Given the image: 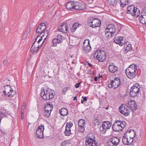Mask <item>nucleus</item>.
Wrapping results in <instances>:
<instances>
[{"label":"nucleus","mask_w":146,"mask_h":146,"mask_svg":"<svg viewBox=\"0 0 146 146\" xmlns=\"http://www.w3.org/2000/svg\"><path fill=\"white\" fill-rule=\"evenodd\" d=\"M84 49L86 51L91 50V48L90 44V41L88 40H85L83 42Z\"/></svg>","instance_id":"f3484780"},{"label":"nucleus","mask_w":146,"mask_h":146,"mask_svg":"<svg viewBox=\"0 0 146 146\" xmlns=\"http://www.w3.org/2000/svg\"><path fill=\"white\" fill-rule=\"evenodd\" d=\"M140 22L143 24H146V12L144 11L142 12L139 16Z\"/></svg>","instance_id":"a211bd4d"},{"label":"nucleus","mask_w":146,"mask_h":146,"mask_svg":"<svg viewBox=\"0 0 146 146\" xmlns=\"http://www.w3.org/2000/svg\"><path fill=\"white\" fill-rule=\"evenodd\" d=\"M105 29L114 34L115 32L116 28L114 25L111 24L108 25Z\"/></svg>","instance_id":"aec40b11"},{"label":"nucleus","mask_w":146,"mask_h":146,"mask_svg":"<svg viewBox=\"0 0 146 146\" xmlns=\"http://www.w3.org/2000/svg\"><path fill=\"white\" fill-rule=\"evenodd\" d=\"M64 133L67 136H70L71 134L70 129L69 128L66 127Z\"/></svg>","instance_id":"2f4dec72"},{"label":"nucleus","mask_w":146,"mask_h":146,"mask_svg":"<svg viewBox=\"0 0 146 146\" xmlns=\"http://www.w3.org/2000/svg\"><path fill=\"white\" fill-rule=\"evenodd\" d=\"M74 2L72 1L68 2L66 5V7L68 9L70 10L74 9Z\"/></svg>","instance_id":"c85d7f7f"},{"label":"nucleus","mask_w":146,"mask_h":146,"mask_svg":"<svg viewBox=\"0 0 146 146\" xmlns=\"http://www.w3.org/2000/svg\"><path fill=\"white\" fill-rule=\"evenodd\" d=\"M114 42L121 46H122L125 43V41L123 40V38L122 37H115L114 38Z\"/></svg>","instance_id":"6ab92c4d"},{"label":"nucleus","mask_w":146,"mask_h":146,"mask_svg":"<svg viewBox=\"0 0 146 146\" xmlns=\"http://www.w3.org/2000/svg\"><path fill=\"white\" fill-rule=\"evenodd\" d=\"M74 9L76 10H84L86 8L85 5L78 2H74Z\"/></svg>","instance_id":"ddd939ff"},{"label":"nucleus","mask_w":146,"mask_h":146,"mask_svg":"<svg viewBox=\"0 0 146 146\" xmlns=\"http://www.w3.org/2000/svg\"><path fill=\"white\" fill-rule=\"evenodd\" d=\"M53 46H56L58 43H60L56 38H54L52 41Z\"/></svg>","instance_id":"e433bc0d"},{"label":"nucleus","mask_w":146,"mask_h":146,"mask_svg":"<svg viewBox=\"0 0 146 146\" xmlns=\"http://www.w3.org/2000/svg\"><path fill=\"white\" fill-rule=\"evenodd\" d=\"M94 57L95 59H97L99 61L103 62L106 58L105 52L103 50H98L94 54Z\"/></svg>","instance_id":"20e7f679"},{"label":"nucleus","mask_w":146,"mask_h":146,"mask_svg":"<svg viewBox=\"0 0 146 146\" xmlns=\"http://www.w3.org/2000/svg\"><path fill=\"white\" fill-rule=\"evenodd\" d=\"M30 32V28H28L27 30L25 31V33L27 34L28 35L29 33Z\"/></svg>","instance_id":"09e8293b"},{"label":"nucleus","mask_w":146,"mask_h":146,"mask_svg":"<svg viewBox=\"0 0 146 146\" xmlns=\"http://www.w3.org/2000/svg\"><path fill=\"white\" fill-rule=\"evenodd\" d=\"M97 79H98V77H95L94 80L96 81H97Z\"/></svg>","instance_id":"6e6d98bb"},{"label":"nucleus","mask_w":146,"mask_h":146,"mask_svg":"<svg viewBox=\"0 0 146 146\" xmlns=\"http://www.w3.org/2000/svg\"><path fill=\"white\" fill-rule=\"evenodd\" d=\"M90 26L92 28H95L100 26L101 21L98 19H95L92 20H90Z\"/></svg>","instance_id":"4468645a"},{"label":"nucleus","mask_w":146,"mask_h":146,"mask_svg":"<svg viewBox=\"0 0 146 146\" xmlns=\"http://www.w3.org/2000/svg\"><path fill=\"white\" fill-rule=\"evenodd\" d=\"M79 26V24L78 23H74L72 26V27L70 29L72 32H74L76 28Z\"/></svg>","instance_id":"72a5a7b5"},{"label":"nucleus","mask_w":146,"mask_h":146,"mask_svg":"<svg viewBox=\"0 0 146 146\" xmlns=\"http://www.w3.org/2000/svg\"><path fill=\"white\" fill-rule=\"evenodd\" d=\"M76 96H75L74 97V99L73 100H76Z\"/></svg>","instance_id":"13d9d810"},{"label":"nucleus","mask_w":146,"mask_h":146,"mask_svg":"<svg viewBox=\"0 0 146 146\" xmlns=\"http://www.w3.org/2000/svg\"><path fill=\"white\" fill-rule=\"evenodd\" d=\"M129 106L133 110H135L137 108H136L137 105L135 104V102L134 101H131L129 102L128 103Z\"/></svg>","instance_id":"b1692460"},{"label":"nucleus","mask_w":146,"mask_h":146,"mask_svg":"<svg viewBox=\"0 0 146 146\" xmlns=\"http://www.w3.org/2000/svg\"><path fill=\"white\" fill-rule=\"evenodd\" d=\"M70 143V141H65L62 143L61 146H66Z\"/></svg>","instance_id":"58836bf2"},{"label":"nucleus","mask_w":146,"mask_h":146,"mask_svg":"<svg viewBox=\"0 0 146 146\" xmlns=\"http://www.w3.org/2000/svg\"><path fill=\"white\" fill-rule=\"evenodd\" d=\"M56 38L60 43H61L64 39V37L63 36L59 35H58Z\"/></svg>","instance_id":"c9c22d12"},{"label":"nucleus","mask_w":146,"mask_h":146,"mask_svg":"<svg viewBox=\"0 0 146 146\" xmlns=\"http://www.w3.org/2000/svg\"><path fill=\"white\" fill-rule=\"evenodd\" d=\"M44 130V127L43 125L38 127L36 131V134L38 138H43V132Z\"/></svg>","instance_id":"f8f14e48"},{"label":"nucleus","mask_w":146,"mask_h":146,"mask_svg":"<svg viewBox=\"0 0 146 146\" xmlns=\"http://www.w3.org/2000/svg\"><path fill=\"white\" fill-rule=\"evenodd\" d=\"M126 125V122L124 121L117 120L113 123L112 128L114 131L118 132L122 131Z\"/></svg>","instance_id":"7ed1b4c3"},{"label":"nucleus","mask_w":146,"mask_h":146,"mask_svg":"<svg viewBox=\"0 0 146 146\" xmlns=\"http://www.w3.org/2000/svg\"><path fill=\"white\" fill-rule=\"evenodd\" d=\"M129 2V0H120V2L122 7H124L127 5Z\"/></svg>","instance_id":"f704fd0d"},{"label":"nucleus","mask_w":146,"mask_h":146,"mask_svg":"<svg viewBox=\"0 0 146 146\" xmlns=\"http://www.w3.org/2000/svg\"><path fill=\"white\" fill-rule=\"evenodd\" d=\"M68 113V112L67 109L65 108H62L59 111V113L62 116L67 115Z\"/></svg>","instance_id":"bb28decb"},{"label":"nucleus","mask_w":146,"mask_h":146,"mask_svg":"<svg viewBox=\"0 0 146 146\" xmlns=\"http://www.w3.org/2000/svg\"><path fill=\"white\" fill-rule=\"evenodd\" d=\"M67 25L64 23L58 26V30L60 32L64 33H66L67 32L68 30Z\"/></svg>","instance_id":"dca6fc26"},{"label":"nucleus","mask_w":146,"mask_h":146,"mask_svg":"<svg viewBox=\"0 0 146 146\" xmlns=\"http://www.w3.org/2000/svg\"><path fill=\"white\" fill-rule=\"evenodd\" d=\"M88 64L90 66H92V64H90V63H88Z\"/></svg>","instance_id":"bf43d9fd"},{"label":"nucleus","mask_w":146,"mask_h":146,"mask_svg":"<svg viewBox=\"0 0 146 146\" xmlns=\"http://www.w3.org/2000/svg\"><path fill=\"white\" fill-rule=\"evenodd\" d=\"M65 91H66V90H67V89H65Z\"/></svg>","instance_id":"e2e57ef3"},{"label":"nucleus","mask_w":146,"mask_h":146,"mask_svg":"<svg viewBox=\"0 0 146 146\" xmlns=\"http://www.w3.org/2000/svg\"><path fill=\"white\" fill-rule=\"evenodd\" d=\"M73 125L72 122H70L69 123H67L66 124V127L69 128L70 129V128Z\"/></svg>","instance_id":"37998d69"},{"label":"nucleus","mask_w":146,"mask_h":146,"mask_svg":"<svg viewBox=\"0 0 146 146\" xmlns=\"http://www.w3.org/2000/svg\"><path fill=\"white\" fill-rule=\"evenodd\" d=\"M127 132H129V133L130 134V136H129V139H133V138L135 137V133L134 131L133 130H130L129 131H128Z\"/></svg>","instance_id":"c756f323"},{"label":"nucleus","mask_w":146,"mask_h":146,"mask_svg":"<svg viewBox=\"0 0 146 146\" xmlns=\"http://www.w3.org/2000/svg\"><path fill=\"white\" fill-rule=\"evenodd\" d=\"M46 28V25L44 23L40 24L38 27L36 29V32L37 33H41L43 32Z\"/></svg>","instance_id":"412c9836"},{"label":"nucleus","mask_w":146,"mask_h":146,"mask_svg":"<svg viewBox=\"0 0 146 146\" xmlns=\"http://www.w3.org/2000/svg\"><path fill=\"white\" fill-rule=\"evenodd\" d=\"M122 141L125 145H128L129 143H131L133 141V139H131V141H128V139L122 138Z\"/></svg>","instance_id":"7c9ffc66"},{"label":"nucleus","mask_w":146,"mask_h":146,"mask_svg":"<svg viewBox=\"0 0 146 146\" xmlns=\"http://www.w3.org/2000/svg\"><path fill=\"white\" fill-rule=\"evenodd\" d=\"M107 144L108 146H114V145L113 144V143L112 142L111 140H110V139L109 141L107 142Z\"/></svg>","instance_id":"a18cd8bd"},{"label":"nucleus","mask_w":146,"mask_h":146,"mask_svg":"<svg viewBox=\"0 0 146 146\" xmlns=\"http://www.w3.org/2000/svg\"><path fill=\"white\" fill-rule=\"evenodd\" d=\"M137 67L135 64L130 65L125 70V73L127 77L130 79L135 77L137 75Z\"/></svg>","instance_id":"f257e3e1"},{"label":"nucleus","mask_w":146,"mask_h":146,"mask_svg":"<svg viewBox=\"0 0 146 146\" xmlns=\"http://www.w3.org/2000/svg\"><path fill=\"white\" fill-rule=\"evenodd\" d=\"M53 108L52 105V104L48 103L47 105H45L44 107V110L45 111L51 112Z\"/></svg>","instance_id":"393cba45"},{"label":"nucleus","mask_w":146,"mask_h":146,"mask_svg":"<svg viewBox=\"0 0 146 146\" xmlns=\"http://www.w3.org/2000/svg\"><path fill=\"white\" fill-rule=\"evenodd\" d=\"M48 32L47 30H45L43 32H42L40 35V36H38L36 38L37 39L38 38V40L40 39V42L43 43L45 40L47 38L48 35Z\"/></svg>","instance_id":"9b49d317"},{"label":"nucleus","mask_w":146,"mask_h":146,"mask_svg":"<svg viewBox=\"0 0 146 146\" xmlns=\"http://www.w3.org/2000/svg\"><path fill=\"white\" fill-rule=\"evenodd\" d=\"M25 107H24L23 106H22L21 107V111H22V110H23V111H24V109H25Z\"/></svg>","instance_id":"5fc2aeb1"},{"label":"nucleus","mask_w":146,"mask_h":146,"mask_svg":"<svg viewBox=\"0 0 146 146\" xmlns=\"http://www.w3.org/2000/svg\"><path fill=\"white\" fill-rule=\"evenodd\" d=\"M29 125H28V127H29Z\"/></svg>","instance_id":"0e129e2a"},{"label":"nucleus","mask_w":146,"mask_h":146,"mask_svg":"<svg viewBox=\"0 0 146 146\" xmlns=\"http://www.w3.org/2000/svg\"><path fill=\"white\" fill-rule=\"evenodd\" d=\"M109 71L112 73H114L118 70V68L113 63L110 64L108 67Z\"/></svg>","instance_id":"5701e85b"},{"label":"nucleus","mask_w":146,"mask_h":146,"mask_svg":"<svg viewBox=\"0 0 146 146\" xmlns=\"http://www.w3.org/2000/svg\"><path fill=\"white\" fill-rule=\"evenodd\" d=\"M81 103H82V104H83V103H84V102L82 100L81 101Z\"/></svg>","instance_id":"052dcab7"},{"label":"nucleus","mask_w":146,"mask_h":146,"mask_svg":"<svg viewBox=\"0 0 146 146\" xmlns=\"http://www.w3.org/2000/svg\"><path fill=\"white\" fill-rule=\"evenodd\" d=\"M22 106H23L24 107H25V106H26V104H25V103H23Z\"/></svg>","instance_id":"4d7b16f0"},{"label":"nucleus","mask_w":146,"mask_h":146,"mask_svg":"<svg viewBox=\"0 0 146 146\" xmlns=\"http://www.w3.org/2000/svg\"><path fill=\"white\" fill-rule=\"evenodd\" d=\"M120 84V81L119 78H117L111 82V84L108 85V87L110 88H112L114 89H115L119 86Z\"/></svg>","instance_id":"1a4fd4ad"},{"label":"nucleus","mask_w":146,"mask_h":146,"mask_svg":"<svg viewBox=\"0 0 146 146\" xmlns=\"http://www.w3.org/2000/svg\"><path fill=\"white\" fill-rule=\"evenodd\" d=\"M4 93L9 97H13L16 94L15 90L12 89L11 87L9 85H7L4 87Z\"/></svg>","instance_id":"6e6552de"},{"label":"nucleus","mask_w":146,"mask_h":146,"mask_svg":"<svg viewBox=\"0 0 146 146\" xmlns=\"http://www.w3.org/2000/svg\"><path fill=\"white\" fill-rule=\"evenodd\" d=\"M80 83H76L75 85V87L76 88H78L80 86Z\"/></svg>","instance_id":"3c124183"},{"label":"nucleus","mask_w":146,"mask_h":146,"mask_svg":"<svg viewBox=\"0 0 146 146\" xmlns=\"http://www.w3.org/2000/svg\"><path fill=\"white\" fill-rule=\"evenodd\" d=\"M38 38L36 39L31 48V50L33 53H36V52L39 48L42 47V45L43 44L40 42V39L38 40Z\"/></svg>","instance_id":"39448f33"},{"label":"nucleus","mask_w":146,"mask_h":146,"mask_svg":"<svg viewBox=\"0 0 146 146\" xmlns=\"http://www.w3.org/2000/svg\"><path fill=\"white\" fill-rule=\"evenodd\" d=\"M120 112L125 116H127L129 114L128 107L125 105L122 104L119 107Z\"/></svg>","instance_id":"9d476101"},{"label":"nucleus","mask_w":146,"mask_h":146,"mask_svg":"<svg viewBox=\"0 0 146 146\" xmlns=\"http://www.w3.org/2000/svg\"><path fill=\"white\" fill-rule=\"evenodd\" d=\"M109 4L111 5H116L117 2V0H108Z\"/></svg>","instance_id":"4c0bfd02"},{"label":"nucleus","mask_w":146,"mask_h":146,"mask_svg":"<svg viewBox=\"0 0 146 146\" xmlns=\"http://www.w3.org/2000/svg\"><path fill=\"white\" fill-rule=\"evenodd\" d=\"M8 63V62L6 60H5L3 61V64L4 65H6Z\"/></svg>","instance_id":"603ef678"},{"label":"nucleus","mask_w":146,"mask_h":146,"mask_svg":"<svg viewBox=\"0 0 146 146\" xmlns=\"http://www.w3.org/2000/svg\"><path fill=\"white\" fill-rule=\"evenodd\" d=\"M53 91L50 89H48L45 91L44 88H42L40 94L44 100H48L53 98Z\"/></svg>","instance_id":"f03ea898"},{"label":"nucleus","mask_w":146,"mask_h":146,"mask_svg":"<svg viewBox=\"0 0 146 146\" xmlns=\"http://www.w3.org/2000/svg\"><path fill=\"white\" fill-rule=\"evenodd\" d=\"M130 139L129 140V139H128V141H131V139Z\"/></svg>","instance_id":"680f3d73"},{"label":"nucleus","mask_w":146,"mask_h":146,"mask_svg":"<svg viewBox=\"0 0 146 146\" xmlns=\"http://www.w3.org/2000/svg\"><path fill=\"white\" fill-rule=\"evenodd\" d=\"M139 87V86L138 84H135V85H133L131 87L130 89L133 91L138 93L140 91V88Z\"/></svg>","instance_id":"a878e982"},{"label":"nucleus","mask_w":146,"mask_h":146,"mask_svg":"<svg viewBox=\"0 0 146 146\" xmlns=\"http://www.w3.org/2000/svg\"><path fill=\"white\" fill-rule=\"evenodd\" d=\"M82 98H83L84 101H87V98L86 97H84L83 96Z\"/></svg>","instance_id":"864d4df0"},{"label":"nucleus","mask_w":146,"mask_h":146,"mask_svg":"<svg viewBox=\"0 0 146 146\" xmlns=\"http://www.w3.org/2000/svg\"><path fill=\"white\" fill-rule=\"evenodd\" d=\"M86 146H97L98 143L96 141L94 136H87L85 140Z\"/></svg>","instance_id":"0eeeda50"},{"label":"nucleus","mask_w":146,"mask_h":146,"mask_svg":"<svg viewBox=\"0 0 146 146\" xmlns=\"http://www.w3.org/2000/svg\"><path fill=\"white\" fill-rule=\"evenodd\" d=\"M51 112H48L45 110L44 112V115L46 117H48L50 115Z\"/></svg>","instance_id":"79ce46f5"},{"label":"nucleus","mask_w":146,"mask_h":146,"mask_svg":"<svg viewBox=\"0 0 146 146\" xmlns=\"http://www.w3.org/2000/svg\"><path fill=\"white\" fill-rule=\"evenodd\" d=\"M93 123L95 125H98L99 124V122L98 119L97 117H96L94 118Z\"/></svg>","instance_id":"ea45409f"},{"label":"nucleus","mask_w":146,"mask_h":146,"mask_svg":"<svg viewBox=\"0 0 146 146\" xmlns=\"http://www.w3.org/2000/svg\"><path fill=\"white\" fill-rule=\"evenodd\" d=\"M111 123L109 121H104L102 124V127L100 128L101 130L104 132L106 130L110 128L111 126Z\"/></svg>","instance_id":"2eb2a0df"},{"label":"nucleus","mask_w":146,"mask_h":146,"mask_svg":"<svg viewBox=\"0 0 146 146\" xmlns=\"http://www.w3.org/2000/svg\"><path fill=\"white\" fill-rule=\"evenodd\" d=\"M28 35L24 33L23 36V38L24 39H25L27 37Z\"/></svg>","instance_id":"de8ad7c7"},{"label":"nucleus","mask_w":146,"mask_h":146,"mask_svg":"<svg viewBox=\"0 0 146 146\" xmlns=\"http://www.w3.org/2000/svg\"><path fill=\"white\" fill-rule=\"evenodd\" d=\"M110 140H111L114 146H116L119 143L120 141L119 139L115 137H113L111 138L110 139Z\"/></svg>","instance_id":"cd10ccee"},{"label":"nucleus","mask_w":146,"mask_h":146,"mask_svg":"<svg viewBox=\"0 0 146 146\" xmlns=\"http://www.w3.org/2000/svg\"><path fill=\"white\" fill-rule=\"evenodd\" d=\"M137 93L134 91H133L131 90H130V94L131 96L134 97L136 96Z\"/></svg>","instance_id":"a19ab883"},{"label":"nucleus","mask_w":146,"mask_h":146,"mask_svg":"<svg viewBox=\"0 0 146 146\" xmlns=\"http://www.w3.org/2000/svg\"><path fill=\"white\" fill-rule=\"evenodd\" d=\"M105 36L107 38H109L112 37L114 35V34L111 33L110 32L106 30H105Z\"/></svg>","instance_id":"473e14b6"},{"label":"nucleus","mask_w":146,"mask_h":146,"mask_svg":"<svg viewBox=\"0 0 146 146\" xmlns=\"http://www.w3.org/2000/svg\"><path fill=\"white\" fill-rule=\"evenodd\" d=\"M85 120L83 119H80L78 121V125L81 129H79L81 132H83L84 131V126L85 125Z\"/></svg>","instance_id":"4be33fe9"},{"label":"nucleus","mask_w":146,"mask_h":146,"mask_svg":"<svg viewBox=\"0 0 146 146\" xmlns=\"http://www.w3.org/2000/svg\"><path fill=\"white\" fill-rule=\"evenodd\" d=\"M131 45L130 44L128 45L126 48V51H129L131 50Z\"/></svg>","instance_id":"49530a36"},{"label":"nucleus","mask_w":146,"mask_h":146,"mask_svg":"<svg viewBox=\"0 0 146 146\" xmlns=\"http://www.w3.org/2000/svg\"><path fill=\"white\" fill-rule=\"evenodd\" d=\"M129 132H126V133L124 135L122 138H125L126 139H128L127 137L130 136V134Z\"/></svg>","instance_id":"c03bdc74"},{"label":"nucleus","mask_w":146,"mask_h":146,"mask_svg":"<svg viewBox=\"0 0 146 146\" xmlns=\"http://www.w3.org/2000/svg\"><path fill=\"white\" fill-rule=\"evenodd\" d=\"M133 5L129 6L127 8V13L130 14L133 16L138 17L140 14L139 10Z\"/></svg>","instance_id":"423d86ee"},{"label":"nucleus","mask_w":146,"mask_h":146,"mask_svg":"<svg viewBox=\"0 0 146 146\" xmlns=\"http://www.w3.org/2000/svg\"><path fill=\"white\" fill-rule=\"evenodd\" d=\"M24 116V112L23 110L21 111V118L23 119V117Z\"/></svg>","instance_id":"8fccbe9b"}]
</instances>
